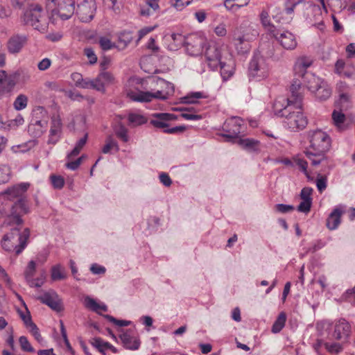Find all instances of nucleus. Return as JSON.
<instances>
[{
	"label": "nucleus",
	"mask_w": 355,
	"mask_h": 355,
	"mask_svg": "<svg viewBox=\"0 0 355 355\" xmlns=\"http://www.w3.org/2000/svg\"><path fill=\"white\" fill-rule=\"evenodd\" d=\"M28 187V183H21L4 191V193L8 196L9 200L15 198H17L16 202L7 204L6 208L3 209L1 216L6 217L4 223H6L8 225L15 224L19 225L23 223L21 216L28 212V207L22 196Z\"/></svg>",
	"instance_id": "nucleus-1"
},
{
	"label": "nucleus",
	"mask_w": 355,
	"mask_h": 355,
	"mask_svg": "<svg viewBox=\"0 0 355 355\" xmlns=\"http://www.w3.org/2000/svg\"><path fill=\"white\" fill-rule=\"evenodd\" d=\"M309 145L305 150V155L313 166L329 164L325 153L331 147V138L321 130H311L308 134Z\"/></svg>",
	"instance_id": "nucleus-2"
},
{
	"label": "nucleus",
	"mask_w": 355,
	"mask_h": 355,
	"mask_svg": "<svg viewBox=\"0 0 355 355\" xmlns=\"http://www.w3.org/2000/svg\"><path fill=\"white\" fill-rule=\"evenodd\" d=\"M277 103L275 105V112L277 116L285 117L284 124L286 127L292 131L302 130L307 125V119L301 112L300 109L297 108L293 103L288 104L283 109L277 110Z\"/></svg>",
	"instance_id": "nucleus-3"
},
{
	"label": "nucleus",
	"mask_w": 355,
	"mask_h": 355,
	"mask_svg": "<svg viewBox=\"0 0 355 355\" xmlns=\"http://www.w3.org/2000/svg\"><path fill=\"white\" fill-rule=\"evenodd\" d=\"M30 236V230L26 228L22 233L18 227L11 229L10 232L5 234L1 240L3 249L8 252L15 251L19 255L22 252L27 245V240Z\"/></svg>",
	"instance_id": "nucleus-4"
},
{
	"label": "nucleus",
	"mask_w": 355,
	"mask_h": 355,
	"mask_svg": "<svg viewBox=\"0 0 355 355\" xmlns=\"http://www.w3.org/2000/svg\"><path fill=\"white\" fill-rule=\"evenodd\" d=\"M21 19L24 25L33 26L40 32H44L48 27V16L38 4L33 3L25 10Z\"/></svg>",
	"instance_id": "nucleus-5"
},
{
	"label": "nucleus",
	"mask_w": 355,
	"mask_h": 355,
	"mask_svg": "<svg viewBox=\"0 0 355 355\" xmlns=\"http://www.w3.org/2000/svg\"><path fill=\"white\" fill-rule=\"evenodd\" d=\"M268 73L269 66L266 58L259 51L254 52L248 64L249 78L259 81L266 78Z\"/></svg>",
	"instance_id": "nucleus-6"
},
{
	"label": "nucleus",
	"mask_w": 355,
	"mask_h": 355,
	"mask_svg": "<svg viewBox=\"0 0 355 355\" xmlns=\"http://www.w3.org/2000/svg\"><path fill=\"white\" fill-rule=\"evenodd\" d=\"M160 83L167 85V87L171 89V92H163L162 91L157 90L155 92H142L139 89H129L127 92V96L132 101L140 103L150 102L153 99L166 100L168 98L170 93L173 92V86L166 82L163 79L159 80Z\"/></svg>",
	"instance_id": "nucleus-7"
},
{
	"label": "nucleus",
	"mask_w": 355,
	"mask_h": 355,
	"mask_svg": "<svg viewBox=\"0 0 355 355\" xmlns=\"http://www.w3.org/2000/svg\"><path fill=\"white\" fill-rule=\"evenodd\" d=\"M153 118L150 121V123L156 128H163V132L167 134H176L182 132L186 130L184 125H179L168 128V122L173 121L176 116L169 113H155L152 115Z\"/></svg>",
	"instance_id": "nucleus-8"
},
{
	"label": "nucleus",
	"mask_w": 355,
	"mask_h": 355,
	"mask_svg": "<svg viewBox=\"0 0 355 355\" xmlns=\"http://www.w3.org/2000/svg\"><path fill=\"white\" fill-rule=\"evenodd\" d=\"M48 112L43 107H37L33 110V117L28 130L35 137H40L48 125Z\"/></svg>",
	"instance_id": "nucleus-9"
},
{
	"label": "nucleus",
	"mask_w": 355,
	"mask_h": 355,
	"mask_svg": "<svg viewBox=\"0 0 355 355\" xmlns=\"http://www.w3.org/2000/svg\"><path fill=\"white\" fill-rule=\"evenodd\" d=\"M54 3L52 9L53 17H58L62 20L70 19L75 13L76 0H47Z\"/></svg>",
	"instance_id": "nucleus-10"
},
{
	"label": "nucleus",
	"mask_w": 355,
	"mask_h": 355,
	"mask_svg": "<svg viewBox=\"0 0 355 355\" xmlns=\"http://www.w3.org/2000/svg\"><path fill=\"white\" fill-rule=\"evenodd\" d=\"M243 119L237 116L227 119L223 125L225 133L220 135L226 138L227 141L234 142L243 132Z\"/></svg>",
	"instance_id": "nucleus-11"
},
{
	"label": "nucleus",
	"mask_w": 355,
	"mask_h": 355,
	"mask_svg": "<svg viewBox=\"0 0 355 355\" xmlns=\"http://www.w3.org/2000/svg\"><path fill=\"white\" fill-rule=\"evenodd\" d=\"M225 50L220 43L211 41L208 43L205 51V57L209 67L212 70H216L220 62L224 60Z\"/></svg>",
	"instance_id": "nucleus-12"
},
{
	"label": "nucleus",
	"mask_w": 355,
	"mask_h": 355,
	"mask_svg": "<svg viewBox=\"0 0 355 355\" xmlns=\"http://www.w3.org/2000/svg\"><path fill=\"white\" fill-rule=\"evenodd\" d=\"M77 6L75 13L82 22H89L94 17L96 10L95 0H76Z\"/></svg>",
	"instance_id": "nucleus-13"
},
{
	"label": "nucleus",
	"mask_w": 355,
	"mask_h": 355,
	"mask_svg": "<svg viewBox=\"0 0 355 355\" xmlns=\"http://www.w3.org/2000/svg\"><path fill=\"white\" fill-rule=\"evenodd\" d=\"M271 34L285 49L293 50L296 48L297 42L291 32L272 27Z\"/></svg>",
	"instance_id": "nucleus-14"
},
{
	"label": "nucleus",
	"mask_w": 355,
	"mask_h": 355,
	"mask_svg": "<svg viewBox=\"0 0 355 355\" xmlns=\"http://www.w3.org/2000/svg\"><path fill=\"white\" fill-rule=\"evenodd\" d=\"M205 44V39L203 37L196 33H192L186 37L184 46L189 55L197 56L202 53Z\"/></svg>",
	"instance_id": "nucleus-15"
},
{
	"label": "nucleus",
	"mask_w": 355,
	"mask_h": 355,
	"mask_svg": "<svg viewBox=\"0 0 355 355\" xmlns=\"http://www.w3.org/2000/svg\"><path fill=\"white\" fill-rule=\"evenodd\" d=\"M303 80L301 78L295 76L290 87L291 96L287 98L288 104L293 103L297 107L300 109L301 103H302L303 96L302 94L301 89L303 86Z\"/></svg>",
	"instance_id": "nucleus-16"
},
{
	"label": "nucleus",
	"mask_w": 355,
	"mask_h": 355,
	"mask_svg": "<svg viewBox=\"0 0 355 355\" xmlns=\"http://www.w3.org/2000/svg\"><path fill=\"white\" fill-rule=\"evenodd\" d=\"M38 300L42 303L49 306L51 309L60 312L63 309L62 302L57 293L53 291L44 293Z\"/></svg>",
	"instance_id": "nucleus-17"
},
{
	"label": "nucleus",
	"mask_w": 355,
	"mask_h": 355,
	"mask_svg": "<svg viewBox=\"0 0 355 355\" xmlns=\"http://www.w3.org/2000/svg\"><path fill=\"white\" fill-rule=\"evenodd\" d=\"M124 347L130 350H137L140 347V340L135 329H129L119 336Z\"/></svg>",
	"instance_id": "nucleus-18"
},
{
	"label": "nucleus",
	"mask_w": 355,
	"mask_h": 355,
	"mask_svg": "<svg viewBox=\"0 0 355 355\" xmlns=\"http://www.w3.org/2000/svg\"><path fill=\"white\" fill-rule=\"evenodd\" d=\"M28 40L26 35H13L8 41L7 48L9 53L12 54L18 53L21 51Z\"/></svg>",
	"instance_id": "nucleus-19"
},
{
	"label": "nucleus",
	"mask_w": 355,
	"mask_h": 355,
	"mask_svg": "<svg viewBox=\"0 0 355 355\" xmlns=\"http://www.w3.org/2000/svg\"><path fill=\"white\" fill-rule=\"evenodd\" d=\"M94 81L95 90L104 93L105 92V86L114 83V77L109 71H101L98 75L94 78Z\"/></svg>",
	"instance_id": "nucleus-20"
},
{
	"label": "nucleus",
	"mask_w": 355,
	"mask_h": 355,
	"mask_svg": "<svg viewBox=\"0 0 355 355\" xmlns=\"http://www.w3.org/2000/svg\"><path fill=\"white\" fill-rule=\"evenodd\" d=\"M313 60L310 57L302 56L299 58L294 65L295 76L301 78L304 73H309L306 69L312 64Z\"/></svg>",
	"instance_id": "nucleus-21"
},
{
	"label": "nucleus",
	"mask_w": 355,
	"mask_h": 355,
	"mask_svg": "<svg viewBox=\"0 0 355 355\" xmlns=\"http://www.w3.org/2000/svg\"><path fill=\"white\" fill-rule=\"evenodd\" d=\"M351 327L345 319L340 320L335 325L333 337L337 340L347 339L350 334Z\"/></svg>",
	"instance_id": "nucleus-22"
},
{
	"label": "nucleus",
	"mask_w": 355,
	"mask_h": 355,
	"mask_svg": "<svg viewBox=\"0 0 355 355\" xmlns=\"http://www.w3.org/2000/svg\"><path fill=\"white\" fill-rule=\"evenodd\" d=\"M15 85V78L3 70L0 71V93L10 92Z\"/></svg>",
	"instance_id": "nucleus-23"
},
{
	"label": "nucleus",
	"mask_w": 355,
	"mask_h": 355,
	"mask_svg": "<svg viewBox=\"0 0 355 355\" xmlns=\"http://www.w3.org/2000/svg\"><path fill=\"white\" fill-rule=\"evenodd\" d=\"M301 78L303 80V87H306L310 92H314L324 83L320 78L313 73H304Z\"/></svg>",
	"instance_id": "nucleus-24"
},
{
	"label": "nucleus",
	"mask_w": 355,
	"mask_h": 355,
	"mask_svg": "<svg viewBox=\"0 0 355 355\" xmlns=\"http://www.w3.org/2000/svg\"><path fill=\"white\" fill-rule=\"evenodd\" d=\"M342 214L343 211L338 207H336L331 211L327 219V227L328 229L334 230L338 228L341 222Z\"/></svg>",
	"instance_id": "nucleus-25"
},
{
	"label": "nucleus",
	"mask_w": 355,
	"mask_h": 355,
	"mask_svg": "<svg viewBox=\"0 0 355 355\" xmlns=\"http://www.w3.org/2000/svg\"><path fill=\"white\" fill-rule=\"evenodd\" d=\"M234 46L239 54L244 55L248 53L251 49L250 42L244 35L234 38Z\"/></svg>",
	"instance_id": "nucleus-26"
},
{
	"label": "nucleus",
	"mask_w": 355,
	"mask_h": 355,
	"mask_svg": "<svg viewBox=\"0 0 355 355\" xmlns=\"http://www.w3.org/2000/svg\"><path fill=\"white\" fill-rule=\"evenodd\" d=\"M233 143H237L243 148L250 152L257 151L259 150V142L257 140L250 138H241L240 137Z\"/></svg>",
	"instance_id": "nucleus-27"
},
{
	"label": "nucleus",
	"mask_w": 355,
	"mask_h": 355,
	"mask_svg": "<svg viewBox=\"0 0 355 355\" xmlns=\"http://www.w3.org/2000/svg\"><path fill=\"white\" fill-rule=\"evenodd\" d=\"M220 76L223 81L228 80L234 73V66L232 62L227 63L224 60L220 62Z\"/></svg>",
	"instance_id": "nucleus-28"
},
{
	"label": "nucleus",
	"mask_w": 355,
	"mask_h": 355,
	"mask_svg": "<svg viewBox=\"0 0 355 355\" xmlns=\"http://www.w3.org/2000/svg\"><path fill=\"white\" fill-rule=\"evenodd\" d=\"M114 132L116 137L123 142L129 141L128 129L121 122L118 123L113 127Z\"/></svg>",
	"instance_id": "nucleus-29"
},
{
	"label": "nucleus",
	"mask_w": 355,
	"mask_h": 355,
	"mask_svg": "<svg viewBox=\"0 0 355 355\" xmlns=\"http://www.w3.org/2000/svg\"><path fill=\"white\" fill-rule=\"evenodd\" d=\"M207 97V96L202 92H192L181 98V102L185 104H196L198 103L199 99Z\"/></svg>",
	"instance_id": "nucleus-30"
},
{
	"label": "nucleus",
	"mask_w": 355,
	"mask_h": 355,
	"mask_svg": "<svg viewBox=\"0 0 355 355\" xmlns=\"http://www.w3.org/2000/svg\"><path fill=\"white\" fill-rule=\"evenodd\" d=\"M132 33L131 31H124L119 33L118 37V47L120 49H124L132 41Z\"/></svg>",
	"instance_id": "nucleus-31"
},
{
	"label": "nucleus",
	"mask_w": 355,
	"mask_h": 355,
	"mask_svg": "<svg viewBox=\"0 0 355 355\" xmlns=\"http://www.w3.org/2000/svg\"><path fill=\"white\" fill-rule=\"evenodd\" d=\"M313 93L315 94V96L320 101H325L330 97L331 89L327 83L324 82Z\"/></svg>",
	"instance_id": "nucleus-32"
},
{
	"label": "nucleus",
	"mask_w": 355,
	"mask_h": 355,
	"mask_svg": "<svg viewBox=\"0 0 355 355\" xmlns=\"http://www.w3.org/2000/svg\"><path fill=\"white\" fill-rule=\"evenodd\" d=\"M286 321V313L284 312H281L272 326V332L274 334H277L280 332L282 329L284 327Z\"/></svg>",
	"instance_id": "nucleus-33"
},
{
	"label": "nucleus",
	"mask_w": 355,
	"mask_h": 355,
	"mask_svg": "<svg viewBox=\"0 0 355 355\" xmlns=\"http://www.w3.org/2000/svg\"><path fill=\"white\" fill-rule=\"evenodd\" d=\"M128 120L133 126L141 125L148 121L146 116L136 113H130L128 116Z\"/></svg>",
	"instance_id": "nucleus-34"
},
{
	"label": "nucleus",
	"mask_w": 355,
	"mask_h": 355,
	"mask_svg": "<svg viewBox=\"0 0 355 355\" xmlns=\"http://www.w3.org/2000/svg\"><path fill=\"white\" fill-rule=\"evenodd\" d=\"M51 279L53 281L62 280L66 278V275L63 267L60 264H57L51 268Z\"/></svg>",
	"instance_id": "nucleus-35"
},
{
	"label": "nucleus",
	"mask_w": 355,
	"mask_h": 355,
	"mask_svg": "<svg viewBox=\"0 0 355 355\" xmlns=\"http://www.w3.org/2000/svg\"><path fill=\"white\" fill-rule=\"evenodd\" d=\"M106 144L102 148V153L108 154L110 153L112 148H114L116 152L119 150V147L116 141H114L112 136H108L105 141Z\"/></svg>",
	"instance_id": "nucleus-36"
},
{
	"label": "nucleus",
	"mask_w": 355,
	"mask_h": 355,
	"mask_svg": "<svg viewBox=\"0 0 355 355\" xmlns=\"http://www.w3.org/2000/svg\"><path fill=\"white\" fill-rule=\"evenodd\" d=\"M28 104V97L24 94H19L13 103L14 108L17 110H21L26 107Z\"/></svg>",
	"instance_id": "nucleus-37"
},
{
	"label": "nucleus",
	"mask_w": 355,
	"mask_h": 355,
	"mask_svg": "<svg viewBox=\"0 0 355 355\" xmlns=\"http://www.w3.org/2000/svg\"><path fill=\"white\" fill-rule=\"evenodd\" d=\"M316 187L320 193H322L327 187V176L318 173L315 180Z\"/></svg>",
	"instance_id": "nucleus-38"
},
{
	"label": "nucleus",
	"mask_w": 355,
	"mask_h": 355,
	"mask_svg": "<svg viewBox=\"0 0 355 355\" xmlns=\"http://www.w3.org/2000/svg\"><path fill=\"white\" fill-rule=\"evenodd\" d=\"M33 0H10L11 5L15 9L26 10L31 6Z\"/></svg>",
	"instance_id": "nucleus-39"
},
{
	"label": "nucleus",
	"mask_w": 355,
	"mask_h": 355,
	"mask_svg": "<svg viewBox=\"0 0 355 355\" xmlns=\"http://www.w3.org/2000/svg\"><path fill=\"white\" fill-rule=\"evenodd\" d=\"M186 37L180 33H172L169 35L168 39L174 43V48H178L184 46Z\"/></svg>",
	"instance_id": "nucleus-40"
},
{
	"label": "nucleus",
	"mask_w": 355,
	"mask_h": 355,
	"mask_svg": "<svg viewBox=\"0 0 355 355\" xmlns=\"http://www.w3.org/2000/svg\"><path fill=\"white\" fill-rule=\"evenodd\" d=\"M10 175V168L7 165H0V184L8 182Z\"/></svg>",
	"instance_id": "nucleus-41"
},
{
	"label": "nucleus",
	"mask_w": 355,
	"mask_h": 355,
	"mask_svg": "<svg viewBox=\"0 0 355 355\" xmlns=\"http://www.w3.org/2000/svg\"><path fill=\"white\" fill-rule=\"evenodd\" d=\"M260 20L262 25L271 33L272 27L277 28L270 22L269 15L266 10H263L260 14Z\"/></svg>",
	"instance_id": "nucleus-42"
},
{
	"label": "nucleus",
	"mask_w": 355,
	"mask_h": 355,
	"mask_svg": "<svg viewBox=\"0 0 355 355\" xmlns=\"http://www.w3.org/2000/svg\"><path fill=\"white\" fill-rule=\"evenodd\" d=\"M304 0H286L285 2L284 11L287 15H292L295 7Z\"/></svg>",
	"instance_id": "nucleus-43"
},
{
	"label": "nucleus",
	"mask_w": 355,
	"mask_h": 355,
	"mask_svg": "<svg viewBox=\"0 0 355 355\" xmlns=\"http://www.w3.org/2000/svg\"><path fill=\"white\" fill-rule=\"evenodd\" d=\"M60 134L61 130L51 128L47 143L49 144H55L60 139Z\"/></svg>",
	"instance_id": "nucleus-44"
},
{
	"label": "nucleus",
	"mask_w": 355,
	"mask_h": 355,
	"mask_svg": "<svg viewBox=\"0 0 355 355\" xmlns=\"http://www.w3.org/2000/svg\"><path fill=\"white\" fill-rule=\"evenodd\" d=\"M84 305L86 308L95 311L96 313L98 312V303L96 302V301L92 298L89 296H86L84 299Z\"/></svg>",
	"instance_id": "nucleus-45"
},
{
	"label": "nucleus",
	"mask_w": 355,
	"mask_h": 355,
	"mask_svg": "<svg viewBox=\"0 0 355 355\" xmlns=\"http://www.w3.org/2000/svg\"><path fill=\"white\" fill-rule=\"evenodd\" d=\"M36 270V263L34 261L31 260L28 262L26 268L24 275L27 282H30V279L33 277Z\"/></svg>",
	"instance_id": "nucleus-46"
},
{
	"label": "nucleus",
	"mask_w": 355,
	"mask_h": 355,
	"mask_svg": "<svg viewBox=\"0 0 355 355\" xmlns=\"http://www.w3.org/2000/svg\"><path fill=\"white\" fill-rule=\"evenodd\" d=\"M26 313H24L23 311H20L19 312V315L23 320L25 326L26 328L29 329L35 324L32 321V318L30 314V312L28 311V309L26 307Z\"/></svg>",
	"instance_id": "nucleus-47"
},
{
	"label": "nucleus",
	"mask_w": 355,
	"mask_h": 355,
	"mask_svg": "<svg viewBox=\"0 0 355 355\" xmlns=\"http://www.w3.org/2000/svg\"><path fill=\"white\" fill-rule=\"evenodd\" d=\"M294 162L299 167V168L304 173L307 178L309 179L310 176L307 171L308 162L305 159L300 157H295Z\"/></svg>",
	"instance_id": "nucleus-48"
},
{
	"label": "nucleus",
	"mask_w": 355,
	"mask_h": 355,
	"mask_svg": "<svg viewBox=\"0 0 355 355\" xmlns=\"http://www.w3.org/2000/svg\"><path fill=\"white\" fill-rule=\"evenodd\" d=\"M345 116H346L343 113H342L340 112H337L336 110H334L332 113V119L334 120V122L336 126L339 130L343 123Z\"/></svg>",
	"instance_id": "nucleus-49"
},
{
	"label": "nucleus",
	"mask_w": 355,
	"mask_h": 355,
	"mask_svg": "<svg viewBox=\"0 0 355 355\" xmlns=\"http://www.w3.org/2000/svg\"><path fill=\"white\" fill-rule=\"evenodd\" d=\"M19 343L20 345V347L21 349L24 352H34L35 349L31 346V343L28 340L26 336H21L19 338Z\"/></svg>",
	"instance_id": "nucleus-50"
},
{
	"label": "nucleus",
	"mask_w": 355,
	"mask_h": 355,
	"mask_svg": "<svg viewBox=\"0 0 355 355\" xmlns=\"http://www.w3.org/2000/svg\"><path fill=\"white\" fill-rule=\"evenodd\" d=\"M101 48L103 51H108L115 46L111 40L106 37H101L98 41Z\"/></svg>",
	"instance_id": "nucleus-51"
},
{
	"label": "nucleus",
	"mask_w": 355,
	"mask_h": 355,
	"mask_svg": "<svg viewBox=\"0 0 355 355\" xmlns=\"http://www.w3.org/2000/svg\"><path fill=\"white\" fill-rule=\"evenodd\" d=\"M103 316L107 320H109L110 322L114 323V324H116L119 327L128 326L131 323L130 321L124 320H118L110 315H104Z\"/></svg>",
	"instance_id": "nucleus-52"
},
{
	"label": "nucleus",
	"mask_w": 355,
	"mask_h": 355,
	"mask_svg": "<svg viewBox=\"0 0 355 355\" xmlns=\"http://www.w3.org/2000/svg\"><path fill=\"white\" fill-rule=\"evenodd\" d=\"M51 180L55 189H60L64 187V180L61 176L53 175L51 176Z\"/></svg>",
	"instance_id": "nucleus-53"
},
{
	"label": "nucleus",
	"mask_w": 355,
	"mask_h": 355,
	"mask_svg": "<svg viewBox=\"0 0 355 355\" xmlns=\"http://www.w3.org/2000/svg\"><path fill=\"white\" fill-rule=\"evenodd\" d=\"M324 345L326 349L330 353L338 354L340 352H341L343 349L341 345L339 343H324Z\"/></svg>",
	"instance_id": "nucleus-54"
},
{
	"label": "nucleus",
	"mask_w": 355,
	"mask_h": 355,
	"mask_svg": "<svg viewBox=\"0 0 355 355\" xmlns=\"http://www.w3.org/2000/svg\"><path fill=\"white\" fill-rule=\"evenodd\" d=\"M84 54L87 57L89 63L94 64L97 62V56L92 48L88 47L84 49Z\"/></svg>",
	"instance_id": "nucleus-55"
},
{
	"label": "nucleus",
	"mask_w": 355,
	"mask_h": 355,
	"mask_svg": "<svg viewBox=\"0 0 355 355\" xmlns=\"http://www.w3.org/2000/svg\"><path fill=\"white\" fill-rule=\"evenodd\" d=\"M355 123V117L354 116H346L341 125L340 130L344 131L350 128Z\"/></svg>",
	"instance_id": "nucleus-56"
},
{
	"label": "nucleus",
	"mask_w": 355,
	"mask_h": 355,
	"mask_svg": "<svg viewBox=\"0 0 355 355\" xmlns=\"http://www.w3.org/2000/svg\"><path fill=\"white\" fill-rule=\"evenodd\" d=\"M275 209L277 211L282 214L288 213L295 209L293 205H285V204H277L275 206Z\"/></svg>",
	"instance_id": "nucleus-57"
},
{
	"label": "nucleus",
	"mask_w": 355,
	"mask_h": 355,
	"mask_svg": "<svg viewBox=\"0 0 355 355\" xmlns=\"http://www.w3.org/2000/svg\"><path fill=\"white\" fill-rule=\"evenodd\" d=\"M312 202L311 200H302L298 205L297 210L302 213L309 212L311 207Z\"/></svg>",
	"instance_id": "nucleus-58"
},
{
	"label": "nucleus",
	"mask_w": 355,
	"mask_h": 355,
	"mask_svg": "<svg viewBox=\"0 0 355 355\" xmlns=\"http://www.w3.org/2000/svg\"><path fill=\"white\" fill-rule=\"evenodd\" d=\"M106 342L100 338H96L94 339L93 342L92 343V345L96 347L101 353L103 354H105V343Z\"/></svg>",
	"instance_id": "nucleus-59"
},
{
	"label": "nucleus",
	"mask_w": 355,
	"mask_h": 355,
	"mask_svg": "<svg viewBox=\"0 0 355 355\" xmlns=\"http://www.w3.org/2000/svg\"><path fill=\"white\" fill-rule=\"evenodd\" d=\"M85 156L82 155L75 161L68 162L65 166L70 170L75 171L80 166Z\"/></svg>",
	"instance_id": "nucleus-60"
},
{
	"label": "nucleus",
	"mask_w": 355,
	"mask_h": 355,
	"mask_svg": "<svg viewBox=\"0 0 355 355\" xmlns=\"http://www.w3.org/2000/svg\"><path fill=\"white\" fill-rule=\"evenodd\" d=\"M313 189L311 187H304L301 190L300 198L302 200H311L312 202L311 194Z\"/></svg>",
	"instance_id": "nucleus-61"
},
{
	"label": "nucleus",
	"mask_w": 355,
	"mask_h": 355,
	"mask_svg": "<svg viewBox=\"0 0 355 355\" xmlns=\"http://www.w3.org/2000/svg\"><path fill=\"white\" fill-rule=\"evenodd\" d=\"M83 89H95V84L94 79L83 78L80 85L78 87Z\"/></svg>",
	"instance_id": "nucleus-62"
},
{
	"label": "nucleus",
	"mask_w": 355,
	"mask_h": 355,
	"mask_svg": "<svg viewBox=\"0 0 355 355\" xmlns=\"http://www.w3.org/2000/svg\"><path fill=\"white\" fill-rule=\"evenodd\" d=\"M171 4L174 6L177 10H181L186 6H188L191 1L190 0H171Z\"/></svg>",
	"instance_id": "nucleus-63"
},
{
	"label": "nucleus",
	"mask_w": 355,
	"mask_h": 355,
	"mask_svg": "<svg viewBox=\"0 0 355 355\" xmlns=\"http://www.w3.org/2000/svg\"><path fill=\"white\" fill-rule=\"evenodd\" d=\"M160 182L165 187H170L172 184V180L166 173H162L159 175Z\"/></svg>",
	"instance_id": "nucleus-64"
}]
</instances>
